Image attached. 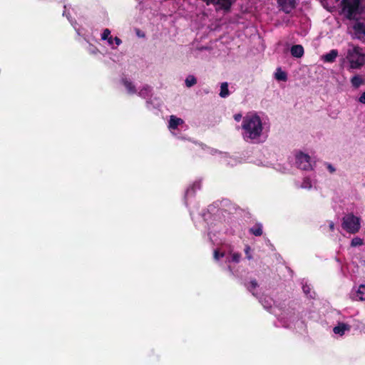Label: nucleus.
<instances>
[{
    "label": "nucleus",
    "instance_id": "f257e3e1",
    "mask_svg": "<svg viewBox=\"0 0 365 365\" xmlns=\"http://www.w3.org/2000/svg\"><path fill=\"white\" fill-rule=\"evenodd\" d=\"M240 129L242 138L245 142L259 143L267 138L269 124L263 115L252 111L243 117Z\"/></svg>",
    "mask_w": 365,
    "mask_h": 365
},
{
    "label": "nucleus",
    "instance_id": "f03ea898",
    "mask_svg": "<svg viewBox=\"0 0 365 365\" xmlns=\"http://www.w3.org/2000/svg\"><path fill=\"white\" fill-rule=\"evenodd\" d=\"M341 61L349 69H359L365 64V53L359 46L349 43Z\"/></svg>",
    "mask_w": 365,
    "mask_h": 365
},
{
    "label": "nucleus",
    "instance_id": "7ed1b4c3",
    "mask_svg": "<svg viewBox=\"0 0 365 365\" xmlns=\"http://www.w3.org/2000/svg\"><path fill=\"white\" fill-rule=\"evenodd\" d=\"M361 0H341V14L349 19H357L361 12Z\"/></svg>",
    "mask_w": 365,
    "mask_h": 365
},
{
    "label": "nucleus",
    "instance_id": "20e7f679",
    "mask_svg": "<svg viewBox=\"0 0 365 365\" xmlns=\"http://www.w3.org/2000/svg\"><path fill=\"white\" fill-rule=\"evenodd\" d=\"M341 227L347 232L355 234L361 228V219L351 213L347 214L342 218Z\"/></svg>",
    "mask_w": 365,
    "mask_h": 365
},
{
    "label": "nucleus",
    "instance_id": "39448f33",
    "mask_svg": "<svg viewBox=\"0 0 365 365\" xmlns=\"http://www.w3.org/2000/svg\"><path fill=\"white\" fill-rule=\"evenodd\" d=\"M294 158L295 164L298 168L304 170H310L313 168L314 162L307 153L297 151Z\"/></svg>",
    "mask_w": 365,
    "mask_h": 365
},
{
    "label": "nucleus",
    "instance_id": "423d86ee",
    "mask_svg": "<svg viewBox=\"0 0 365 365\" xmlns=\"http://www.w3.org/2000/svg\"><path fill=\"white\" fill-rule=\"evenodd\" d=\"M349 295L353 301L365 302V284L354 286Z\"/></svg>",
    "mask_w": 365,
    "mask_h": 365
},
{
    "label": "nucleus",
    "instance_id": "0eeeda50",
    "mask_svg": "<svg viewBox=\"0 0 365 365\" xmlns=\"http://www.w3.org/2000/svg\"><path fill=\"white\" fill-rule=\"evenodd\" d=\"M185 128L186 125H185L184 120L182 118H178L175 115L170 116V120L168 122V129L173 133V135H177L175 130Z\"/></svg>",
    "mask_w": 365,
    "mask_h": 365
},
{
    "label": "nucleus",
    "instance_id": "6e6552de",
    "mask_svg": "<svg viewBox=\"0 0 365 365\" xmlns=\"http://www.w3.org/2000/svg\"><path fill=\"white\" fill-rule=\"evenodd\" d=\"M207 5L213 4L215 6L216 10H223L228 11L232 5L231 0H202Z\"/></svg>",
    "mask_w": 365,
    "mask_h": 365
},
{
    "label": "nucleus",
    "instance_id": "1a4fd4ad",
    "mask_svg": "<svg viewBox=\"0 0 365 365\" xmlns=\"http://www.w3.org/2000/svg\"><path fill=\"white\" fill-rule=\"evenodd\" d=\"M277 2L285 13H289L297 4V0H277Z\"/></svg>",
    "mask_w": 365,
    "mask_h": 365
},
{
    "label": "nucleus",
    "instance_id": "9d476101",
    "mask_svg": "<svg viewBox=\"0 0 365 365\" xmlns=\"http://www.w3.org/2000/svg\"><path fill=\"white\" fill-rule=\"evenodd\" d=\"M339 53L337 50L332 49L329 53L322 56V60L325 63H333L335 61Z\"/></svg>",
    "mask_w": 365,
    "mask_h": 365
},
{
    "label": "nucleus",
    "instance_id": "9b49d317",
    "mask_svg": "<svg viewBox=\"0 0 365 365\" xmlns=\"http://www.w3.org/2000/svg\"><path fill=\"white\" fill-rule=\"evenodd\" d=\"M349 330L350 326L345 323H339L338 325L333 329L334 333L339 336L344 335L346 331H349Z\"/></svg>",
    "mask_w": 365,
    "mask_h": 365
},
{
    "label": "nucleus",
    "instance_id": "f8f14e48",
    "mask_svg": "<svg viewBox=\"0 0 365 365\" xmlns=\"http://www.w3.org/2000/svg\"><path fill=\"white\" fill-rule=\"evenodd\" d=\"M290 52L292 56L301 58L304 55V48L301 45H294L291 47Z\"/></svg>",
    "mask_w": 365,
    "mask_h": 365
},
{
    "label": "nucleus",
    "instance_id": "ddd939ff",
    "mask_svg": "<svg viewBox=\"0 0 365 365\" xmlns=\"http://www.w3.org/2000/svg\"><path fill=\"white\" fill-rule=\"evenodd\" d=\"M122 83H123V85L124 86L126 91L129 94L137 93V90L135 89V86L133 85V83L130 81H129L128 79H123L122 81Z\"/></svg>",
    "mask_w": 365,
    "mask_h": 365
},
{
    "label": "nucleus",
    "instance_id": "4468645a",
    "mask_svg": "<svg viewBox=\"0 0 365 365\" xmlns=\"http://www.w3.org/2000/svg\"><path fill=\"white\" fill-rule=\"evenodd\" d=\"M351 83L353 87L358 88L365 84V80L359 75H356L351 78Z\"/></svg>",
    "mask_w": 365,
    "mask_h": 365
},
{
    "label": "nucleus",
    "instance_id": "2eb2a0df",
    "mask_svg": "<svg viewBox=\"0 0 365 365\" xmlns=\"http://www.w3.org/2000/svg\"><path fill=\"white\" fill-rule=\"evenodd\" d=\"M316 185V180L312 179L311 178H304L302 180V182L300 185V187L304 189H311L314 187Z\"/></svg>",
    "mask_w": 365,
    "mask_h": 365
},
{
    "label": "nucleus",
    "instance_id": "dca6fc26",
    "mask_svg": "<svg viewBox=\"0 0 365 365\" xmlns=\"http://www.w3.org/2000/svg\"><path fill=\"white\" fill-rule=\"evenodd\" d=\"M152 88L150 86L145 85L143 86L137 93L142 98H148L151 95Z\"/></svg>",
    "mask_w": 365,
    "mask_h": 365
},
{
    "label": "nucleus",
    "instance_id": "f3484780",
    "mask_svg": "<svg viewBox=\"0 0 365 365\" xmlns=\"http://www.w3.org/2000/svg\"><path fill=\"white\" fill-rule=\"evenodd\" d=\"M241 258V255L237 252H230L229 255L226 256V261L227 262H239Z\"/></svg>",
    "mask_w": 365,
    "mask_h": 365
},
{
    "label": "nucleus",
    "instance_id": "a211bd4d",
    "mask_svg": "<svg viewBox=\"0 0 365 365\" xmlns=\"http://www.w3.org/2000/svg\"><path fill=\"white\" fill-rule=\"evenodd\" d=\"M354 29L360 36L365 35V25L363 23H356L354 26Z\"/></svg>",
    "mask_w": 365,
    "mask_h": 365
},
{
    "label": "nucleus",
    "instance_id": "6ab92c4d",
    "mask_svg": "<svg viewBox=\"0 0 365 365\" xmlns=\"http://www.w3.org/2000/svg\"><path fill=\"white\" fill-rule=\"evenodd\" d=\"M220 96L222 98H226L229 96V90H228L227 83H222L221 84Z\"/></svg>",
    "mask_w": 365,
    "mask_h": 365
},
{
    "label": "nucleus",
    "instance_id": "aec40b11",
    "mask_svg": "<svg viewBox=\"0 0 365 365\" xmlns=\"http://www.w3.org/2000/svg\"><path fill=\"white\" fill-rule=\"evenodd\" d=\"M250 232L255 236H260L262 234V227L261 225H256L250 229Z\"/></svg>",
    "mask_w": 365,
    "mask_h": 365
},
{
    "label": "nucleus",
    "instance_id": "412c9836",
    "mask_svg": "<svg viewBox=\"0 0 365 365\" xmlns=\"http://www.w3.org/2000/svg\"><path fill=\"white\" fill-rule=\"evenodd\" d=\"M185 85L187 87L190 88L197 83V80L193 76H188L185 79Z\"/></svg>",
    "mask_w": 365,
    "mask_h": 365
},
{
    "label": "nucleus",
    "instance_id": "4be33fe9",
    "mask_svg": "<svg viewBox=\"0 0 365 365\" xmlns=\"http://www.w3.org/2000/svg\"><path fill=\"white\" fill-rule=\"evenodd\" d=\"M275 78L279 81H286L287 80V74L285 72L282 71L280 68L277 69L275 73Z\"/></svg>",
    "mask_w": 365,
    "mask_h": 365
},
{
    "label": "nucleus",
    "instance_id": "5701e85b",
    "mask_svg": "<svg viewBox=\"0 0 365 365\" xmlns=\"http://www.w3.org/2000/svg\"><path fill=\"white\" fill-rule=\"evenodd\" d=\"M362 245H363V240L358 237L353 238L351 242V247H357V246H361Z\"/></svg>",
    "mask_w": 365,
    "mask_h": 365
},
{
    "label": "nucleus",
    "instance_id": "b1692460",
    "mask_svg": "<svg viewBox=\"0 0 365 365\" xmlns=\"http://www.w3.org/2000/svg\"><path fill=\"white\" fill-rule=\"evenodd\" d=\"M200 188V183L199 182H195L192 187H189L185 193L186 197L188 196L190 194H191L192 192H193L196 189Z\"/></svg>",
    "mask_w": 365,
    "mask_h": 365
},
{
    "label": "nucleus",
    "instance_id": "393cba45",
    "mask_svg": "<svg viewBox=\"0 0 365 365\" xmlns=\"http://www.w3.org/2000/svg\"><path fill=\"white\" fill-rule=\"evenodd\" d=\"M110 36V31L108 29H104L101 34V39L106 41Z\"/></svg>",
    "mask_w": 365,
    "mask_h": 365
},
{
    "label": "nucleus",
    "instance_id": "a878e982",
    "mask_svg": "<svg viewBox=\"0 0 365 365\" xmlns=\"http://www.w3.org/2000/svg\"><path fill=\"white\" fill-rule=\"evenodd\" d=\"M257 284L255 281H251L250 282V284L248 286V289L250 292H252L253 294H255V292H253V290L257 287Z\"/></svg>",
    "mask_w": 365,
    "mask_h": 365
},
{
    "label": "nucleus",
    "instance_id": "bb28decb",
    "mask_svg": "<svg viewBox=\"0 0 365 365\" xmlns=\"http://www.w3.org/2000/svg\"><path fill=\"white\" fill-rule=\"evenodd\" d=\"M225 256L224 252H220L218 250H215L214 252V258L216 260H219L220 257H223Z\"/></svg>",
    "mask_w": 365,
    "mask_h": 365
},
{
    "label": "nucleus",
    "instance_id": "cd10ccee",
    "mask_svg": "<svg viewBox=\"0 0 365 365\" xmlns=\"http://www.w3.org/2000/svg\"><path fill=\"white\" fill-rule=\"evenodd\" d=\"M106 41H107L108 45L111 47V48H113V49L116 48V46H114L113 38L111 36L108 38H107Z\"/></svg>",
    "mask_w": 365,
    "mask_h": 365
},
{
    "label": "nucleus",
    "instance_id": "c85d7f7f",
    "mask_svg": "<svg viewBox=\"0 0 365 365\" xmlns=\"http://www.w3.org/2000/svg\"><path fill=\"white\" fill-rule=\"evenodd\" d=\"M250 250H251V249H250V246H246L245 247V255H246L247 258L248 259H252V255L250 253Z\"/></svg>",
    "mask_w": 365,
    "mask_h": 365
},
{
    "label": "nucleus",
    "instance_id": "c756f323",
    "mask_svg": "<svg viewBox=\"0 0 365 365\" xmlns=\"http://www.w3.org/2000/svg\"><path fill=\"white\" fill-rule=\"evenodd\" d=\"M244 116L242 115L240 113H237L234 115V119L237 122H240V120L242 121V118Z\"/></svg>",
    "mask_w": 365,
    "mask_h": 365
},
{
    "label": "nucleus",
    "instance_id": "7c9ffc66",
    "mask_svg": "<svg viewBox=\"0 0 365 365\" xmlns=\"http://www.w3.org/2000/svg\"><path fill=\"white\" fill-rule=\"evenodd\" d=\"M114 43L115 44V46H118L121 44L122 41L118 37L113 38Z\"/></svg>",
    "mask_w": 365,
    "mask_h": 365
},
{
    "label": "nucleus",
    "instance_id": "2f4dec72",
    "mask_svg": "<svg viewBox=\"0 0 365 365\" xmlns=\"http://www.w3.org/2000/svg\"><path fill=\"white\" fill-rule=\"evenodd\" d=\"M359 101L363 104H365V91L359 97Z\"/></svg>",
    "mask_w": 365,
    "mask_h": 365
},
{
    "label": "nucleus",
    "instance_id": "473e14b6",
    "mask_svg": "<svg viewBox=\"0 0 365 365\" xmlns=\"http://www.w3.org/2000/svg\"><path fill=\"white\" fill-rule=\"evenodd\" d=\"M303 291L306 294H308L310 290V288L308 285H303L302 287Z\"/></svg>",
    "mask_w": 365,
    "mask_h": 365
},
{
    "label": "nucleus",
    "instance_id": "72a5a7b5",
    "mask_svg": "<svg viewBox=\"0 0 365 365\" xmlns=\"http://www.w3.org/2000/svg\"><path fill=\"white\" fill-rule=\"evenodd\" d=\"M329 230L333 231L334 230V223L332 221L329 222Z\"/></svg>",
    "mask_w": 365,
    "mask_h": 365
},
{
    "label": "nucleus",
    "instance_id": "f704fd0d",
    "mask_svg": "<svg viewBox=\"0 0 365 365\" xmlns=\"http://www.w3.org/2000/svg\"><path fill=\"white\" fill-rule=\"evenodd\" d=\"M328 169L329 170V171L331 173H334L335 171V169L333 168V166H331V165H328Z\"/></svg>",
    "mask_w": 365,
    "mask_h": 365
},
{
    "label": "nucleus",
    "instance_id": "c9c22d12",
    "mask_svg": "<svg viewBox=\"0 0 365 365\" xmlns=\"http://www.w3.org/2000/svg\"><path fill=\"white\" fill-rule=\"evenodd\" d=\"M282 172H285V169L281 170Z\"/></svg>",
    "mask_w": 365,
    "mask_h": 365
},
{
    "label": "nucleus",
    "instance_id": "e433bc0d",
    "mask_svg": "<svg viewBox=\"0 0 365 365\" xmlns=\"http://www.w3.org/2000/svg\"><path fill=\"white\" fill-rule=\"evenodd\" d=\"M339 0H336V1H338Z\"/></svg>",
    "mask_w": 365,
    "mask_h": 365
}]
</instances>
